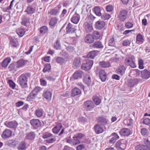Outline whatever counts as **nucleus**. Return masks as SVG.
<instances>
[{"label":"nucleus","instance_id":"8","mask_svg":"<svg viewBox=\"0 0 150 150\" xmlns=\"http://www.w3.org/2000/svg\"><path fill=\"white\" fill-rule=\"evenodd\" d=\"M136 72L139 74H141L142 77L143 79H148L150 77V71L146 69H144L140 71L137 70Z\"/></svg>","mask_w":150,"mask_h":150},{"label":"nucleus","instance_id":"2","mask_svg":"<svg viewBox=\"0 0 150 150\" xmlns=\"http://www.w3.org/2000/svg\"><path fill=\"white\" fill-rule=\"evenodd\" d=\"M144 144H139L135 147V150H150V141L148 139L144 140Z\"/></svg>","mask_w":150,"mask_h":150},{"label":"nucleus","instance_id":"60","mask_svg":"<svg viewBox=\"0 0 150 150\" xmlns=\"http://www.w3.org/2000/svg\"><path fill=\"white\" fill-rule=\"evenodd\" d=\"M141 133L143 135L148 136L149 134L147 129L145 128H142L141 129Z\"/></svg>","mask_w":150,"mask_h":150},{"label":"nucleus","instance_id":"35","mask_svg":"<svg viewBox=\"0 0 150 150\" xmlns=\"http://www.w3.org/2000/svg\"><path fill=\"white\" fill-rule=\"evenodd\" d=\"M8 68L10 71H16L17 70V68L16 63H12L10 64Z\"/></svg>","mask_w":150,"mask_h":150},{"label":"nucleus","instance_id":"5","mask_svg":"<svg viewBox=\"0 0 150 150\" xmlns=\"http://www.w3.org/2000/svg\"><path fill=\"white\" fill-rule=\"evenodd\" d=\"M95 105L93 102L91 100L85 101L83 104L84 109L87 111H91L94 108Z\"/></svg>","mask_w":150,"mask_h":150},{"label":"nucleus","instance_id":"30","mask_svg":"<svg viewBox=\"0 0 150 150\" xmlns=\"http://www.w3.org/2000/svg\"><path fill=\"white\" fill-rule=\"evenodd\" d=\"M94 127L95 132L97 134L102 133L103 131V127L101 126L100 125L97 124Z\"/></svg>","mask_w":150,"mask_h":150},{"label":"nucleus","instance_id":"22","mask_svg":"<svg viewBox=\"0 0 150 150\" xmlns=\"http://www.w3.org/2000/svg\"><path fill=\"white\" fill-rule=\"evenodd\" d=\"M83 80L84 83L86 84L88 86L91 85V78L88 74H85Z\"/></svg>","mask_w":150,"mask_h":150},{"label":"nucleus","instance_id":"41","mask_svg":"<svg viewBox=\"0 0 150 150\" xmlns=\"http://www.w3.org/2000/svg\"><path fill=\"white\" fill-rule=\"evenodd\" d=\"M16 63L17 68H19L23 67L25 65V62L23 59H20Z\"/></svg>","mask_w":150,"mask_h":150},{"label":"nucleus","instance_id":"14","mask_svg":"<svg viewBox=\"0 0 150 150\" xmlns=\"http://www.w3.org/2000/svg\"><path fill=\"white\" fill-rule=\"evenodd\" d=\"M19 142L13 139H9L7 141V144L10 147L14 148L18 144Z\"/></svg>","mask_w":150,"mask_h":150},{"label":"nucleus","instance_id":"10","mask_svg":"<svg viewBox=\"0 0 150 150\" xmlns=\"http://www.w3.org/2000/svg\"><path fill=\"white\" fill-rule=\"evenodd\" d=\"M96 121L99 125L103 126L107 125L108 122V120L103 116H100L97 117Z\"/></svg>","mask_w":150,"mask_h":150},{"label":"nucleus","instance_id":"50","mask_svg":"<svg viewBox=\"0 0 150 150\" xmlns=\"http://www.w3.org/2000/svg\"><path fill=\"white\" fill-rule=\"evenodd\" d=\"M17 33L20 37H22L25 32L23 28H18L16 30Z\"/></svg>","mask_w":150,"mask_h":150},{"label":"nucleus","instance_id":"32","mask_svg":"<svg viewBox=\"0 0 150 150\" xmlns=\"http://www.w3.org/2000/svg\"><path fill=\"white\" fill-rule=\"evenodd\" d=\"M85 42L87 43H91L94 41L93 37L91 34L87 35L85 38Z\"/></svg>","mask_w":150,"mask_h":150},{"label":"nucleus","instance_id":"55","mask_svg":"<svg viewBox=\"0 0 150 150\" xmlns=\"http://www.w3.org/2000/svg\"><path fill=\"white\" fill-rule=\"evenodd\" d=\"M56 60L57 63L60 64H63L65 62V60L62 57H57Z\"/></svg>","mask_w":150,"mask_h":150},{"label":"nucleus","instance_id":"26","mask_svg":"<svg viewBox=\"0 0 150 150\" xmlns=\"http://www.w3.org/2000/svg\"><path fill=\"white\" fill-rule=\"evenodd\" d=\"M80 16L79 14L75 13L72 16L71 19V21L74 23L77 24L80 19Z\"/></svg>","mask_w":150,"mask_h":150},{"label":"nucleus","instance_id":"3","mask_svg":"<svg viewBox=\"0 0 150 150\" xmlns=\"http://www.w3.org/2000/svg\"><path fill=\"white\" fill-rule=\"evenodd\" d=\"M128 11L126 9H123L120 11L117 15V18L121 22H123L127 19Z\"/></svg>","mask_w":150,"mask_h":150},{"label":"nucleus","instance_id":"27","mask_svg":"<svg viewBox=\"0 0 150 150\" xmlns=\"http://www.w3.org/2000/svg\"><path fill=\"white\" fill-rule=\"evenodd\" d=\"M139 81L137 79L135 78L131 79L128 80V85L129 87H132L134 86L138 83Z\"/></svg>","mask_w":150,"mask_h":150},{"label":"nucleus","instance_id":"12","mask_svg":"<svg viewBox=\"0 0 150 150\" xmlns=\"http://www.w3.org/2000/svg\"><path fill=\"white\" fill-rule=\"evenodd\" d=\"M105 23L102 21L99 20L96 21L95 24V28L97 30H100L103 29L105 26Z\"/></svg>","mask_w":150,"mask_h":150},{"label":"nucleus","instance_id":"46","mask_svg":"<svg viewBox=\"0 0 150 150\" xmlns=\"http://www.w3.org/2000/svg\"><path fill=\"white\" fill-rule=\"evenodd\" d=\"M144 41L143 36L140 34H138L136 36V42H139L141 43H142Z\"/></svg>","mask_w":150,"mask_h":150},{"label":"nucleus","instance_id":"49","mask_svg":"<svg viewBox=\"0 0 150 150\" xmlns=\"http://www.w3.org/2000/svg\"><path fill=\"white\" fill-rule=\"evenodd\" d=\"M94 12L98 16H101V13L100 12V9L98 6H96L94 8Z\"/></svg>","mask_w":150,"mask_h":150},{"label":"nucleus","instance_id":"62","mask_svg":"<svg viewBox=\"0 0 150 150\" xmlns=\"http://www.w3.org/2000/svg\"><path fill=\"white\" fill-rule=\"evenodd\" d=\"M8 83L10 87H11L13 89L16 86V84L12 80L10 79L9 80Z\"/></svg>","mask_w":150,"mask_h":150},{"label":"nucleus","instance_id":"57","mask_svg":"<svg viewBox=\"0 0 150 150\" xmlns=\"http://www.w3.org/2000/svg\"><path fill=\"white\" fill-rule=\"evenodd\" d=\"M111 17L110 15L107 13H105L102 15L101 18L103 20H108Z\"/></svg>","mask_w":150,"mask_h":150},{"label":"nucleus","instance_id":"47","mask_svg":"<svg viewBox=\"0 0 150 150\" xmlns=\"http://www.w3.org/2000/svg\"><path fill=\"white\" fill-rule=\"evenodd\" d=\"M85 29L86 32L89 33L93 30L92 25L90 24H87L85 26Z\"/></svg>","mask_w":150,"mask_h":150},{"label":"nucleus","instance_id":"29","mask_svg":"<svg viewBox=\"0 0 150 150\" xmlns=\"http://www.w3.org/2000/svg\"><path fill=\"white\" fill-rule=\"evenodd\" d=\"M11 61V59L10 57H7L4 59L2 62L1 67H6L8 64Z\"/></svg>","mask_w":150,"mask_h":150},{"label":"nucleus","instance_id":"52","mask_svg":"<svg viewBox=\"0 0 150 150\" xmlns=\"http://www.w3.org/2000/svg\"><path fill=\"white\" fill-rule=\"evenodd\" d=\"M93 39H98L100 38V35L99 33L97 31H94L93 33Z\"/></svg>","mask_w":150,"mask_h":150},{"label":"nucleus","instance_id":"23","mask_svg":"<svg viewBox=\"0 0 150 150\" xmlns=\"http://www.w3.org/2000/svg\"><path fill=\"white\" fill-rule=\"evenodd\" d=\"M99 77L102 82H105L106 81L107 78V74L104 70H101L100 71Z\"/></svg>","mask_w":150,"mask_h":150},{"label":"nucleus","instance_id":"48","mask_svg":"<svg viewBox=\"0 0 150 150\" xmlns=\"http://www.w3.org/2000/svg\"><path fill=\"white\" fill-rule=\"evenodd\" d=\"M56 140V136L53 135V134L52 136L51 137L49 138L46 140V141L48 143H52L55 142Z\"/></svg>","mask_w":150,"mask_h":150},{"label":"nucleus","instance_id":"19","mask_svg":"<svg viewBox=\"0 0 150 150\" xmlns=\"http://www.w3.org/2000/svg\"><path fill=\"white\" fill-rule=\"evenodd\" d=\"M12 132L10 129H6L1 135L2 138H6L10 137L12 135Z\"/></svg>","mask_w":150,"mask_h":150},{"label":"nucleus","instance_id":"1","mask_svg":"<svg viewBox=\"0 0 150 150\" xmlns=\"http://www.w3.org/2000/svg\"><path fill=\"white\" fill-rule=\"evenodd\" d=\"M29 73L23 74L18 78V81L21 86L23 88H26L27 87L28 78L27 76H30Z\"/></svg>","mask_w":150,"mask_h":150},{"label":"nucleus","instance_id":"9","mask_svg":"<svg viewBox=\"0 0 150 150\" xmlns=\"http://www.w3.org/2000/svg\"><path fill=\"white\" fill-rule=\"evenodd\" d=\"M4 125L8 128L15 129L17 128L18 124L16 121L12 120L9 122L7 121L5 122Z\"/></svg>","mask_w":150,"mask_h":150},{"label":"nucleus","instance_id":"7","mask_svg":"<svg viewBox=\"0 0 150 150\" xmlns=\"http://www.w3.org/2000/svg\"><path fill=\"white\" fill-rule=\"evenodd\" d=\"M62 6L60 5L57 6V8L52 9L48 12V14H50L53 16H58L60 13Z\"/></svg>","mask_w":150,"mask_h":150},{"label":"nucleus","instance_id":"54","mask_svg":"<svg viewBox=\"0 0 150 150\" xmlns=\"http://www.w3.org/2000/svg\"><path fill=\"white\" fill-rule=\"evenodd\" d=\"M30 19L29 18L24 16L22 19V21L21 22L22 24L25 26H26V23L29 22Z\"/></svg>","mask_w":150,"mask_h":150},{"label":"nucleus","instance_id":"15","mask_svg":"<svg viewBox=\"0 0 150 150\" xmlns=\"http://www.w3.org/2000/svg\"><path fill=\"white\" fill-rule=\"evenodd\" d=\"M62 127V124L60 122H57L54 127L52 129L53 133L57 134L60 131Z\"/></svg>","mask_w":150,"mask_h":150},{"label":"nucleus","instance_id":"6","mask_svg":"<svg viewBox=\"0 0 150 150\" xmlns=\"http://www.w3.org/2000/svg\"><path fill=\"white\" fill-rule=\"evenodd\" d=\"M93 63V62L92 60L87 59L85 62L82 64L81 68L82 69L84 70H89L91 68Z\"/></svg>","mask_w":150,"mask_h":150},{"label":"nucleus","instance_id":"63","mask_svg":"<svg viewBox=\"0 0 150 150\" xmlns=\"http://www.w3.org/2000/svg\"><path fill=\"white\" fill-rule=\"evenodd\" d=\"M45 78L47 80L52 81H54L56 79L55 77H54L50 75L46 76Z\"/></svg>","mask_w":150,"mask_h":150},{"label":"nucleus","instance_id":"45","mask_svg":"<svg viewBox=\"0 0 150 150\" xmlns=\"http://www.w3.org/2000/svg\"><path fill=\"white\" fill-rule=\"evenodd\" d=\"M96 55V52L95 51H93L90 52L87 55V58L90 59H93Z\"/></svg>","mask_w":150,"mask_h":150},{"label":"nucleus","instance_id":"61","mask_svg":"<svg viewBox=\"0 0 150 150\" xmlns=\"http://www.w3.org/2000/svg\"><path fill=\"white\" fill-rule=\"evenodd\" d=\"M139 67L140 69H143L144 68L143 66L144 62L143 60L140 59H139L138 61Z\"/></svg>","mask_w":150,"mask_h":150},{"label":"nucleus","instance_id":"4","mask_svg":"<svg viewBox=\"0 0 150 150\" xmlns=\"http://www.w3.org/2000/svg\"><path fill=\"white\" fill-rule=\"evenodd\" d=\"M127 142L125 139L119 140L116 142L115 147L118 150H124L126 148Z\"/></svg>","mask_w":150,"mask_h":150},{"label":"nucleus","instance_id":"25","mask_svg":"<svg viewBox=\"0 0 150 150\" xmlns=\"http://www.w3.org/2000/svg\"><path fill=\"white\" fill-rule=\"evenodd\" d=\"M126 68L123 65L120 66L116 70L117 73L121 75H123L125 74Z\"/></svg>","mask_w":150,"mask_h":150},{"label":"nucleus","instance_id":"43","mask_svg":"<svg viewBox=\"0 0 150 150\" xmlns=\"http://www.w3.org/2000/svg\"><path fill=\"white\" fill-rule=\"evenodd\" d=\"M53 47L56 50H60L61 48V45L60 43V40L58 39L55 42L53 45Z\"/></svg>","mask_w":150,"mask_h":150},{"label":"nucleus","instance_id":"16","mask_svg":"<svg viewBox=\"0 0 150 150\" xmlns=\"http://www.w3.org/2000/svg\"><path fill=\"white\" fill-rule=\"evenodd\" d=\"M83 74V72L81 70L76 71L73 74V76L75 79H79L82 77Z\"/></svg>","mask_w":150,"mask_h":150},{"label":"nucleus","instance_id":"13","mask_svg":"<svg viewBox=\"0 0 150 150\" xmlns=\"http://www.w3.org/2000/svg\"><path fill=\"white\" fill-rule=\"evenodd\" d=\"M119 133L122 136H128L132 134V132L129 129L124 128L120 130L119 131Z\"/></svg>","mask_w":150,"mask_h":150},{"label":"nucleus","instance_id":"42","mask_svg":"<svg viewBox=\"0 0 150 150\" xmlns=\"http://www.w3.org/2000/svg\"><path fill=\"white\" fill-rule=\"evenodd\" d=\"M51 69V66L50 64H46L44 65V67L43 69V71L45 73L47 72H49Z\"/></svg>","mask_w":150,"mask_h":150},{"label":"nucleus","instance_id":"20","mask_svg":"<svg viewBox=\"0 0 150 150\" xmlns=\"http://www.w3.org/2000/svg\"><path fill=\"white\" fill-rule=\"evenodd\" d=\"M111 136H113L110 139L109 141V143L110 144H114L116 142V140L119 138V137L118 134L115 132L112 133Z\"/></svg>","mask_w":150,"mask_h":150},{"label":"nucleus","instance_id":"28","mask_svg":"<svg viewBox=\"0 0 150 150\" xmlns=\"http://www.w3.org/2000/svg\"><path fill=\"white\" fill-rule=\"evenodd\" d=\"M35 135L36 134L34 132H31L26 134L25 138L28 140H32L35 139Z\"/></svg>","mask_w":150,"mask_h":150},{"label":"nucleus","instance_id":"40","mask_svg":"<svg viewBox=\"0 0 150 150\" xmlns=\"http://www.w3.org/2000/svg\"><path fill=\"white\" fill-rule=\"evenodd\" d=\"M58 19L56 17L51 18L49 22V25L52 26H54L57 23Z\"/></svg>","mask_w":150,"mask_h":150},{"label":"nucleus","instance_id":"53","mask_svg":"<svg viewBox=\"0 0 150 150\" xmlns=\"http://www.w3.org/2000/svg\"><path fill=\"white\" fill-rule=\"evenodd\" d=\"M48 30L47 27L46 26H43L40 28V33L44 34L47 32Z\"/></svg>","mask_w":150,"mask_h":150},{"label":"nucleus","instance_id":"38","mask_svg":"<svg viewBox=\"0 0 150 150\" xmlns=\"http://www.w3.org/2000/svg\"><path fill=\"white\" fill-rule=\"evenodd\" d=\"M43 96L45 98L50 100L51 98L52 93L50 91H46L43 93Z\"/></svg>","mask_w":150,"mask_h":150},{"label":"nucleus","instance_id":"18","mask_svg":"<svg viewBox=\"0 0 150 150\" xmlns=\"http://www.w3.org/2000/svg\"><path fill=\"white\" fill-rule=\"evenodd\" d=\"M66 32L68 34L74 33L76 30L73 25L70 23H69L66 27Z\"/></svg>","mask_w":150,"mask_h":150},{"label":"nucleus","instance_id":"37","mask_svg":"<svg viewBox=\"0 0 150 150\" xmlns=\"http://www.w3.org/2000/svg\"><path fill=\"white\" fill-rule=\"evenodd\" d=\"M92 100L94 103L96 105H99L101 103V99L98 96H95L92 97Z\"/></svg>","mask_w":150,"mask_h":150},{"label":"nucleus","instance_id":"56","mask_svg":"<svg viewBox=\"0 0 150 150\" xmlns=\"http://www.w3.org/2000/svg\"><path fill=\"white\" fill-rule=\"evenodd\" d=\"M77 120L81 123H84L87 122V119L85 117L83 116L78 118Z\"/></svg>","mask_w":150,"mask_h":150},{"label":"nucleus","instance_id":"31","mask_svg":"<svg viewBox=\"0 0 150 150\" xmlns=\"http://www.w3.org/2000/svg\"><path fill=\"white\" fill-rule=\"evenodd\" d=\"M35 11V9L31 5H29L27 7L25 12L27 13L28 14H31L34 13Z\"/></svg>","mask_w":150,"mask_h":150},{"label":"nucleus","instance_id":"36","mask_svg":"<svg viewBox=\"0 0 150 150\" xmlns=\"http://www.w3.org/2000/svg\"><path fill=\"white\" fill-rule=\"evenodd\" d=\"M93 47L95 48L102 49L104 46L102 42L99 41L95 42L93 45Z\"/></svg>","mask_w":150,"mask_h":150},{"label":"nucleus","instance_id":"39","mask_svg":"<svg viewBox=\"0 0 150 150\" xmlns=\"http://www.w3.org/2000/svg\"><path fill=\"white\" fill-rule=\"evenodd\" d=\"M99 65L102 67L106 68L110 66V64L109 62L108 61H103L99 62Z\"/></svg>","mask_w":150,"mask_h":150},{"label":"nucleus","instance_id":"58","mask_svg":"<svg viewBox=\"0 0 150 150\" xmlns=\"http://www.w3.org/2000/svg\"><path fill=\"white\" fill-rule=\"evenodd\" d=\"M108 45L112 47H114L115 46L114 38L113 37H112L109 40Z\"/></svg>","mask_w":150,"mask_h":150},{"label":"nucleus","instance_id":"24","mask_svg":"<svg viewBox=\"0 0 150 150\" xmlns=\"http://www.w3.org/2000/svg\"><path fill=\"white\" fill-rule=\"evenodd\" d=\"M9 46L12 47H16L18 46L17 40L15 38H12L9 42Z\"/></svg>","mask_w":150,"mask_h":150},{"label":"nucleus","instance_id":"64","mask_svg":"<svg viewBox=\"0 0 150 150\" xmlns=\"http://www.w3.org/2000/svg\"><path fill=\"white\" fill-rule=\"evenodd\" d=\"M131 43V40L128 39L124 40L123 42L122 45L124 46H129Z\"/></svg>","mask_w":150,"mask_h":150},{"label":"nucleus","instance_id":"17","mask_svg":"<svg viewBox=\"0 0 150 150\" xmlns=\"http://www.w3.org/2000/svg\"><path fill=\"white\" fill-rule=\"evenodd\" d=\"M125 63L127 65H129L132 68H135L136 67V65L133 60L132 58L131 57H129L126 59Z\"/></svg>","mask_w":150,"mask_h":150},{"label":"nucleus","instance_id":"11","mask_svg":"<svg viewBox=\"0 0 150 150\" xmlns=\"http://www.w3.org/2000/svg\"><path fill=\"white\" fill-rule=\"evenodd\" d=\"M30 122L34 129H37L40 127L41 125V123L40 120L38 119H34L31 120Z\"/></svg>","mask_w":150,"mask_h":150},{"label":"nucleus","instance_id":"33","mask_svg":"<svg viewBox=\"0 0 150 150\" xmlns=\"http://www.w3.org/2000/svg\"><path fill=\"white\" fill-rule=\"evenodd\" d=\"M26 143L24 141H21L17 147L18 150H25L26 149Z\"/></svg>","mask_w":150,"mask_h":150},{"label":"nucleus","instance_id":"59","mask_svg":"<svg viewBox=\"0 0 150 150\" xmlns=\"http://www.w3.org/2000/svg\"><path fill=\"white\" fill-rule=\"evenodd\" d=\"M73 144L74 145H76L79 144L80 143V141L79 139L74 135L73 137Z\"/></svg>","mask_w":150,"mask_h":150},{"label":"nucleus","instance_id":"21","mask_svg":"<svg viewBox=\"0 0 150 150\" xmlns=\"http://www.w3.org/2000/svg\"><path fill=\"white\" fill-rule=\"evenodd\" d=\"M81 90L77 87H75L71 90V96L72 97L81 94Z\"/></svg>","mask_w":150,"mask_h":150},{"label":"nucleus","instance_id":"51","mask_svg":"<svg viewBox=\"0 0 150 150\" xmlns=\"http://www.w3.org/2000/svg\"><path fill=\"white\" fill-rule=\"evenodd\" d=\"M73 64L76 67H79L81 64L80 59L79 58L75 59L74 61Z\"/></svg>","mask_w":150,"mask_h":150},{"label":"nucleus","instance_id":"34","mask_svg":"<svg viewBox=\"0 0 150 150\" xmlns=\"http://www.w3.org/2000/svg\"><path fill=\"white\" fill-rule=\"evenodd\" d=\"M37 95V93L32 91L27 97V100L28 101H30L35 99Z\"/></svg>","mask_w":150,"mask_h":150},{"label":"nucleus","instance_id":"44","mask_svg":"<svg viewBox=\"0 0 150 150\" xmlns=\"http://www.w3.org/2000/svg\"><path fill=\"white\" fill-rule=\"evenodd\" d=\"M43 110L42 108H39L35 111V114L38 117H41L43 115Z\"/></svg>","mask_w":150,"mask_h":150}]
</instances>
